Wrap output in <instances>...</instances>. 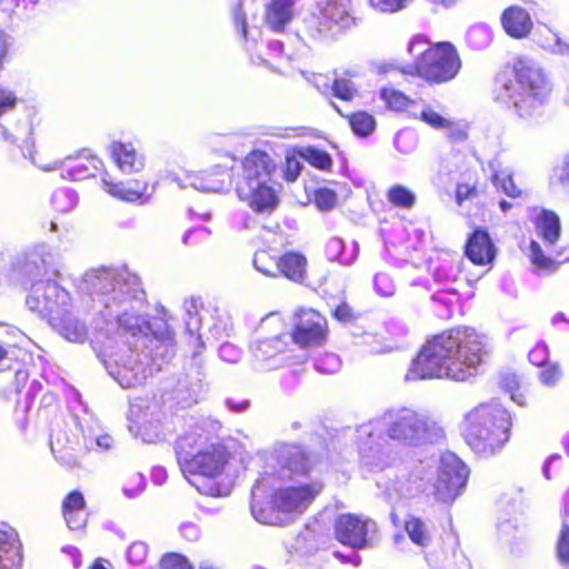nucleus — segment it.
Masks as SVG:
<instances>
[{
  "label": "nucleus",
  "mask_w": 569,
  "mask_h": 569,
  "mask_svg": "<svg viewBox=\"0 0 569 569\" xmlns=\"http://www.w3.org/2000/svg\"><path fill=\"white\" fill-rule=\"evenodd\" d=\"M84 416L79 417L74 415V422L81 430L83 436L84 446L87 449H97L100 451L110 450L113 446V439L107 433L97 435L94 428L89 423L92 417L83 409Z\"/></svg>",
  "instance_id": "26"
},
{
  "label": "nucleus",
  "mask_w": 569,
  "mask_h": 569,
  "mask_svg": "<svg viewBox=\"0 0 569 569\" xmlns=\"http://www.w3.org/2000/svg\"><path fill=\"white\" fill-rule=\"evenodd\" d=\"M380 98L387 103L388 108L392 110L407 111L411 116H418V101L409 99L396 89H381Z\"/></svg>",
  "instance_id": "33"
},
{
  "label": "nucleus",
  "mask_w": 569,
  "mask_h": 569,
  "mask_svg": "<svg viewBox=\"0 0 569 569\" xmlns=\"http://www.w3.org/2000/svg\"><path fill=\"white\" fill-rule=\"evenodd\" d=\"M548 358L549 350L545 342H538L528 353L529 361L537 367L547 365Z\"/></svg>",
  "instance_id": "64"
},
{
  "label": "nucleus",
  "mask_w": 569,
  "mask_h": 569,
  "mask_svg": "<svg viewBox=\"0 0 569 569\" xmlns=\"http://www.w3.org/2000/svg\"><path fill=\"white\" fill-rule=\"evenodd\" d=\"M315 369L325 375H333L340 370V358L335 353H323L313 360Z\"/></svg>",
  "instance_id": "46"
},
{
  "label": "nucleus",
  "mask_w": 569,
  "mask_h": 569,
  "mask_svg": "<svg viewBox=\"0 0 569 569\" xmlns=\"http://www.w3.org/2000/svg\"><path fill=\"white\" fill-rule=\"evenodd\" d=\"M420 486L416 480L402 476L393 480L387 488L389 498H409L415 496L419 491Z\"/></svg>",
  "instance_id": "39"
},
{
  "label": "nucleus",
  "mask_w": 569,
  "mask_h": 569,
  "mask_svg": "<svg viewBox=\"0 0 569 569\" xmlns=\"http://www.w3.org/2000/svg\"><path fill=\"white\" fill-rule=\"evenodd\" d=\"M550 183L569 188V154H565L553 167L550 176Z\"/></svg>",
  "instance_id": "47"
},
{
  "label": "nucleus",
  "mask_w": 569,
  "mask_h": 569,
  "mask_svg": "<svg viewBox=\"0 0 569 569\" xmlns=\"http://www.w3.org/2000/svg\"><path fill=\"white\" fill-rule=\"evenodd\" d=\"M375 290L382 297H391L395 293L396 286L389 274L379 272L373 278Z\"/></svg>",
  "instance_id": "59"
},
{
  "label": "nucleus",
  "mask_w": 569,
  "mask_h": 569,
  "mask_svg": "<svg viewBox=\"0 0 569 569\" xmlns=\"http://www.w3.org/2000/svg\"><path fill=\"white\" fill-rule=\"evenodd\" d=\"M540 46L553 54L569 58V42L562 40L557 33L549 31V34L541 39Z\"/></svg>",
  "instance_id": "45"
},
{
  "label": "nucleus",
  "mask_w": 569,
  "mask_h": 569,
  "mask_svg": "<svg viewBox=\"0 0 569 569\" xmlns=\"http://www.w3.org/2000/svg\"><path fill=\"white\" fill-rule=\"evenodd\" d=\"M510 427L511 416L500 403H481L466 416L465 440L476 455L489 458L509 441Z\"/></svg>",
  "instance_id": "7"
},
{
  "label": "nucleus",
  "mask_w": 569,
  "mask_h": 569,
  "mask_svg": "<svg viewBox=\"0 0 569 569\" xmlns=\"http://www.w3.org/2000/svg\"><path fill=\"white\" fill-rule=\"evenodd\" d=\"M90 296L101 323L97 330L121 345L118 352L103 359L104 367L120 387L136 388L162 370L176 353L169 325L140 313L146 293L137 274L128 268L99 267L88 270L80 283Z\"/></svg>",
  "instance_id": "1"
},
{
  "label": "nucleus",
  "mask_w": 569,
  "mask_h": 569,
  "mask_svg": "<svg viewBox=\"0 0 569 569\" xmlns=\"http://www.w3.org/2000/svg\"><path fill=\"white\" fill-rule=\"evenodd\" d=\"M184 323L188 345L192 351L194 377L188 383V389L192 395H198L202 390L203 372L201 361L198 356L204 348L202 329L207 328L212 337L219 339L223 333L228 335L229 317L214 306H204L201 299L190 298L183 302Z\"/></svg>",
  "instance_id": "8"
},
{
  "label": "nucleus",
  "mask_w": 569,
  "mask_h": 569,
  "mask_svg": "<svg viewBox=\"0 0 569 569\" xmlns=\"http://www.w3.org/2000/svg\"><path fill=\"white\" fill-rule=\"evenodd\" d=\"M387 198L391 204L403 209H410L416 203L415 193L401 184L391 187Z\"/></svg>",
  "instance_id": "41"
},
{
  "label": "nucleus",
  "mask_w": 569,
  "mask_h": 569,
  "mask_svg": "<svg viewBox=\"0 0 569 569\" xmlns=\"http://www.w3.org/2000/svg\"><path fill=\"white\" fill-rule=\"evenodd\" d=\"M557 556L560 565L569 569V527L563 525L557 543Z\"/></svg>",
  "instance_id": "53"
},
{
  "label": "nucleus",
  "mask_w": 569,
  "mask_h": 569,
  "mask_svg": "<svg viewBox=\"0 0 569 569\" xmlns=\"http://www.w3.org/2000/svg\"><path fill=\"white\" fill-rule=\"evenodd\" d=\"M483 340L475 329L457 327L428 339L411 361L405 380L449 378L465 381L478 372Z\"/></svg>",
  "instance_id": "4"
},
{
  "label": "nucleus",
  "mask_w": 569,
  "mask_h": 569,
  "mask_svg": "<svg viewBox=\"0 0 569 569\" xmlns=\"http://www.w3.org/2000/svg\"><path fill=\"white\" fill-rule=\"evenodd\" d=\"M376 529V523L362 520L353 515L338 517L335 525L337 539L353 549H361L368 546V535Z\"/></svg>",
  "instance_id": "17"
},
{
  "label": "nucleus",
  "mask_w": 569,
  "mask_h": 569,
  "mask_svg": "<svg viewBox=\"0 0 569 569\" xmlns=\"http://www.w3.org/2000/svg\"><path fill=\"white\" fill-rule=\"evenodd\" d=\"M501 23L506 32L517 39L528 36L532 28L529 13L520 7H510L501 16Z\"/></svg>",
  "instance_id": "25"
},
{
  "label": "nucleus",
  "mask_w": 569,
  "mask_h": 569,
  "mask_svg": "<svg viewBox=\"0 0 569 569\" xmlns=\"http://www.w3.org/2000/svg\"><path fill=\"white\" fill-rule=\"evenodd\" d=\"M103 167V162L93 156H68L51 163L39 166L42 171L61 170L66 180H83L94 177Z\"/></svg>",
  "instance_id": "15"
},
{
  "label": "nucleus",
  "mask_w": 569,
  "mask_h": 569,
  "mask_svg": "<svg viewBox=\"0 0 569 569\" xmlns=\"http://www.w3.org/2000/svg\"><path fill=\"white\" fill-rule=\"evenodd\" d=\"M456 292L449 291H439L431 296V299L435 303L439 305V308L436 309L438 317L440 318H450L452 315V306H453V296Z\"/></svg>",
  "instance_id": "48"
},
{
  "label": "nucleus",
  "mask_w": 569,
  "mask_h": 569,
  "mask_svg": "<svg viewBox=\"0 0 569 569\" xmlns=\"http://www.w3.org/2000/svg\"><path fill=\"white\" fill-rule=\"evenodd\" d=\"M59 333L69 341L72 342H82L87 338V327L80 321L78 318L73 317L69 309L61 316L60 319H57L56 323H51Z\"/></svg>",
  "instance_id": "31"
},
{
  "label": "nucleus",
  "mask_w": 569,
  "mask_h": 569,
  "mask_svg": "<svg viewBox=\"0 0 569 569\" xmlns=\"http://www.w3.org/2000/svg\"><path fill=\"white\" fill-rule=\"evenodd\" d=\"M184 453L180 458V469L189 483L200 493L211 497H226L230 493L229 483L216 480L221 475L228 461V451L220 442H210V446L200 448L196 455L186 460Z\"/></svg>",
  "instance_id": "10"
},
{
  "label": "nucleus",
  "mask_w": 569,
  "mask_h": 569,
  "mask_svg": "<svg viewBox=\"0 0 569 569\" xmlns=\"http://www.w3.org/2000/svg\"><path fill=\"white\" fill-rule=\"evenodd\" d=\"M307 259L298 252H288L278 259V272L286 278L300 282L306 274Z\"/></svg>",
  "instance_id": "29"
},
{
  "label": "nucleus",
  "mask_w": 569,
  "mask_h": 569,
  "mask_svg": "<svg viewBox=\"0 0 569 569\" xmlns=\"http://www.w3.org/2000/svg\"><path fill=\"white\" fill-rule=\"evenodd\" d=\"M315 203L321 211H329L337 203V194L331 189L321 188L316 191Z\"/></svg>",
  "instance_id": "58"
},
{
  "label": "nucleus",
  "mask_w": 569,
  "mask_h": 569,
  "mask_svg": "<svg viewBox=\"0 0 569 569\" xmlns=\"http://www.w3.org/2000/svg\"><path fill=\"white\" fill-rule=\"evenodd\" d=\"M78 194L69 188L57 189L51 196V203L60 212H69L78 204Z\"/></svg>",
  "instance_id": "40"
},
{
  "label": "nucleus",
  "mask_w": 569,
  "mask_h": 569,
  "mask_svg": "<svg viewBox=\"0 0 569 569\" xmlns=\"http://www.w3.org/2000/svg\"><path fill=\"white\" fill-rule=\"evenodd\" d=\"M101 182L107 193L126 202H137L141 200L148 189V182L146 180H130L127 183L113 182L107 172L103 173Z\"/></svg>",
  "instance_id": "24"
},
{
  "label": "nucleus",
  "mask_w": 569,
  "mask_h": 569,
  "mask_svg": "<svg viewBox=\"0 0 569 569\" xmlns=\"http://www.w3.org/2000/svg\"><path fill=\"white\" fill-rule=\"evenodd\" d=\"M278 259L271 257L267 251H259L253 257V266L256 270L268 277L278 274Z\"/></svg>",
  "instance_id": "42"
},
{
  "label": "nucleus",
  "mask_w": 569,
  "mask_h": 569,
  "mask_svg": "<svg viewBox=\"0 0 569 569\" xmlns=\"http://www.w3.org/2000/svg\"><path fill=\"white\" fill-rule=\"evenodd\" d=\"M501 388L510 395V398L520 406L525 405L523 396L517 395L516 391L519 387V377L513 372H506L500 376Z\"/></svg>",
  "instance_id": "49"
},
{
  "label": "nucleus",
  "mask_w": 569,
  "mask_h": 569,
  "mask_svg": "<svg viewBox=\"0 0 569 569\" xmlns=\"http://www.w3.org/2000/svg\"><path fill=\"white\" fill-rule=\"evenodd\" d=\"M347 118L352 131L357 136L367 137L371 134L376 129V120L373 116L366 111L355 112L350 116H347Z\"/></svg>",
  "instance_id": "38"
},
{
  "label": "nucleus",
  "mask_w": 569,
  "mask_h": 569,
  "mask_svg": "<svg viewBox=\"0 0 569 569\" xmlns=\"http://www.w3.org/2000/svg\"><path fill=\"white\" fill-rule=\"evenodd\" d=\"M70 302V293L52 280L34 281L26 299L27 307L49 323H56L57 319L64 316Z\"/></svg>",
  "instance_id": "12"
},
{
  "label": "nucleus",
  "mask_w": 569,
  "mask_h": 569,
  "mask_svg": "<svg viewBox=\"0 0 569 569\" xmlns=\"http://www.w3.org/2000/svg\"><path fill=\"white\" fill-rule=\"evenodd\" d=\"M27 339L26 335L18 328L8 325H0V345L8 342L7 350L12 346L19 347Z\"/></svg>",
  "instance_id": "50"
},
{
  "label": "nucleus",
  "mask_w": 569,
  "mask_h": 569,
  "mask_svg": "<svg viewBox=\"0 0 569 569\" xmlns=\"http://www.w3.org/2000/svg\"><path fill=\"white\" fill-rule=\"evenodd\" d=\"M289 341V333H278L271 338L257 339L250 350L261 369L272 370L282 366L280 355L286 351Z\"/></svg>",
  "instance_id": "18"
},
{
  "label": "nucleus",
  "mask_w": 569,
  "mask_h": 569,
  "mask_svg": "<svg viewBox=\"0 0 569 569\" xmlns=\"http://www.w3.org/2000/svg\"><path fill=\"white\" fill-rule=\"evenodd\" d=\"M466 256L475 264L485 266L491 263L496 257V247L487 230L477 228L468 238Z\"/></svg>",
  "instance_id": "21"
},
{
  "label": "nucleus",
  "mask_w": 569,
  "mask_h": 569,
  "mask_svg": "<svg viewBox=\"0 0 569 569\" xmlns=\"http://www.w3.org/2000/svg\"><path fill=\"white\" fill-rule=\"evenodd\" d=\"M536 228L548 246L555 244L560 237V219L558 214L551 210H541L536 220Z\"/></svg>",
  "instance_id": "30"
},
{
  "label": "nucleus",
  "mask_w": 569,
  "mask_h": 569,
  "mask_svg": "<svg viewBox=\"0 0 569 569\" xmlns=\"http://www.w3.org/2000/svg\"><path fill=\"white\" fill-rule=\"evenodd\" d=\"M272 459L276 472L264 471L251 489L250 510L260 523L286 526L291 515H301L315 497L321 492L322 483L313 481L300 487L277 488V481L290 479L293 475H305L309 469L306 452L300 446L279 443Z\"/></svg>",
  "instance_id": "2"
},
{
  "label": "nucleus",
  "mask_w": 569,
  "mask_h": 569,
  "mask_svg": "<svg viewBox=\"0 0 569 569\" xmlns=\"http://www.w3.org/2000/svg\"><path fill=\"white\" fill-rule=\"evenodd\" d=\"M410 0H368L370 7L382 13H395L403 10Z\"/></svg>",
  "instance_id": "57"
},
{
  "label": "nucleus",
  "mask_w": 569,
  "mask_h": 569,
  "mask_svg": "<svg viewBox=\"0 0 569 569\" xmlns=\"http://www.w3.org/2000/svg\"><path fill=\"white\" fill-rule=\"evenodd\" d=\"M493 183L497 188L501 189L507 196L517 198L520 196V190L516 187L511 174L507 172H496L492 177Z\"/></svg>",
  "instance_id": "51"
},
{
  "label": "nucleus",
  "mask_w": 569,
  "mask_h": 569,
  "mask_svg": "<svg viewBox=\"0 0 569 569\" xmlns=\"http://www.w3.org/2000/svg\"><path fill=\"white\" fill-rule=\"evenodd\" d=\"M129 430L136 438H140L146 443H153L161 437L159 419H152L149 422L137 421L129 426Z\"/></svg>",
  "instance_id": "35"
},
{
  "label": "nucleus",
  "mask_w": 569,
  "mask_h": 569,
  "mask_svg": "<svg viewBox=\"0 0 569 569\" xmlns=\"http://www.w3.org/2000/svg\"><path fill=\"white\" fill-rule=\"evenodd\" d=\"M492 41V31L485 23L471 26L466 34L467 44L473 50H483L489 47Z\"/></svg>",
  "instance_id": "36"
},
{
  "label": "nucleus",
  "mask_w": 569,
  "mask_h": 569,
  "mask_svg": "<svg viewBox=\"0 0 569 569\" xmlns=\"http://www.w3.org/2000/svg\"><path fill=\"white\" fill-rule=\"evenodd\" d=\"M550 92L551 87L542 68L528 57L516 59L510 76L499 73L495 79V100L530 126L547 119Z\"/></svg>",
  "instance_id": "5"
},
{
  "label": "nucleus",
  "mask_w": 569,
  "mask_h": 569,
  "mask_svg": "<svg viewBox=\"0 0 569 569\" xmlns=\"http://www.w3.org/2000/svg\"><path fill=\"white\" fill-rule=\"evenodd\" d=\"M561 371L558 365H545L539 372V379L546 387H553L559 381Z\"/></svg>",
  "instance_id": "63"
},
{
  "label": "nucleus",
  "mask_w": 569,
  "mask_h": 569,
  "mask_svg": "<svg viewBox=\"0 0 569 569\" xmlns=\"http://www.w3.org/2000/svg\"><path fill=\"white\" fill-rule=\"evenodd\" d=\"M530 260L532 264L540 270L553 271L557 268L555 260L546 256L540 244L536 241H531L530 243Z\"/></svg>",
  "instance_id": "44"
},
{
  "label": "nucleus",
  "mask_w": 569,
  "mask_h": 569,
  "mask_svg": "<svg viewBox=\"0 0 569 569\" xmlns=\"http://www.w3.org/2000/svg\"><path fill=\"white\" fill-rule=\"evenodd\" d=\"M84 507L86 501L83 495L80 491L74 490L63 499L62 512L63 515L68 512H74L76 510L84 509Z\"/></svg>",
  "instance_id": "62"
},
{
  "label": "nucleus",
  "mask_w": 569,
  "mask_h": 569,
  "mask_svg": "<svg viewBox=\"0 0 569 569\" xmlns=\"http://www.w3.org/2000/svg\"><path fill=\"white\" fill-rule=\"evenodd\" d=\"M146 478L141 473H133L122 488V492L127 498H137L146 489Z\"/></svg>",
  "instance_id": "52"
},
{
  "label": "nucleus",
  "mask_w": 569,
  "mask_h": 569,
  "mask_svg": "<svg viewBox=\"0 0 569 569\" xmlns=\"http://www.w3.org/2000/svg\"><path fill=\"white\" fill-rule=\"evenodd\" d=\"M359 247L356 241L347 244L341 238H331L326 244V256L331 261H338L340 264L349 266L358 257Z\"/></svg>",
  "instance_id": "28"
},
{
  "label": "nucleus",
  "mask_w": 569,
  "mask_h": 569,
  "mask_svg": "<svg viewBox=\"0 0 569 569\" xmlns=\"http://www.w3.org/2000/svg\"><path fill=\"white\" fill-rule=\"evenodd\" d=\"M417 111L418 116L415 117L421 119L433 129L441 130L449 126V118L442 114L440 104L431 106L423 101H418Z\"/></svg>",
  "instance_id": "34"
},
{
  "label": "nucleus",
  "mask_w": 569,
  "mask_h": 569,
  "mask_svg": "<svg viewBox=\"0 0 569 569\" xmlns=\"http://www.w3.org/2000/svg\"><path fill=\"white\" fill-rule=\"evenodd\" d=\"M405 529L411 541L420 547L429 545L431 538L428 525L418 517L410 516L405 522Z\"/></svg>",
  "instance_id": "37"
},
{
  "label": "nucleus",
  "mask_w": 569,
  "mask_h": 569,
  "mask_svg": "<svg viewBox=\"0 0 569 569\" xmlns=\"http://www.w3.org/2000/svg\"><path fill=\"white\" fill-rule=\"evenodd\" d=\"M393 144L399 152L409 154L416 148V136L411 131L401 130L396 134Z\"/></svg>",
  "instance_id": "55"
},
{
  "label": "nucleus",
  "mask_w": 569,
  "mask_h": 569,
  "mask_svg": "<svg viewBox=\"0 0 569 569\" xmlns=\"http://www.w3.org/2000/svg\"><path fill=\"white\" fill-rule=\"evenodd\" d=\"M469 469L453 452H445L439 460L438 476L433 485L435 498L443 503L452 502L466 487Z\"/></svg>",
  "instance_id": "13"
},
{
  "label": "nucleus",
  "mask_w": 569,
  "mask_h": 569,
  "mask_svg": "<svg viewBox=\"0 0 569 569\" xmlns=\"http://www.w3.org/2000/svg\"><path fill=\"white\" fill-rule=\"evenodd\" d=\"M356 433L360 463L369 472L381 471L395 460L391 446L385 437L409 447L437 442L443 437L440 427L407 407L385 411L359 426Z\"/></svg>",
  "instance_id": "3"
},
{
  "label": "nucleus",
  "mask_w": 569,
  "mask_h": 569,
  "mask_svg": "<svg viewBox=\"0 0 569 569\" xmlns=\"http://www.w3.org/2000/svg\"><path fill=\"white\" fill-rule=\"evenodd\" d=\"M208 425L214 431L219 427L218 422L202 421L201 423H196L192 426L189 431L184 432L177 439L174 449L179 465L180 458H182L183 453L187 456L184 457L186 460H189L200 448H206L207 446H210V442H214L210 436V432L206 430Z\"/></svg>",
  "instance_id": "19"
},
{
  "label": "nucleus",
  "mask_w": 569,
  "mask_h": 569,
  "mask_svg": "<svg viewBox=\"0 0 569 569\" xmlns=\"http://www.w3.org/2000/svg\"><path fill=\"white\" fill-rule=\"evenodd\" d=\"M274 171L276 163L266 151L253 150L242 161L236 192L256 213L270 214L279 204Z\"/></svg>",
  "instance_id": "6"
},
{
  "label": "nucleus",
  "mask_w": 569,
  "mask_h": 569,
  "mask_svg": "<svg viewBox=\"0 0 569 569\" xmlns=\"http://www.w3.org/2000/svg\"><path fill=\"white\" fill-rule=\"evenodd\" d=\"M293 0H272L266 11V22L276 32L284 29L293 18Z\"/></svg>",
  "instance_id": "27"
},
{
  "label": "nucleus",
  "mask_w": 569,
  "mask_h": 569,
  "mask_svg": "<svg viewBox=\"0 0 569 569\" xmlns=\"http://www.w3.org/2000/svg\"><path fill=\"white\" fill-rule=\"evenodd\" d=\"M181 189L191 187L204 192H227L232 187L231 172L227 167L217 166L210 171L189 173L183 179H172Z\"/></svg>",
  "instance_id": "16"
},
{
  "label": "nucleus",
  "mask_w": 569,
  "mask_h": 569,
  "mask_svg": "<svg viewBox=\"0 0 569 569\" xmlns=\"http://www.w3.org/2000/svg\"><path fill=\"white\" fill-rule=\"evenodd\" d=\"M53 254L51 247L47 243H39L28 250L21 260V270L30 279L48 273L52 266Z\"/></svg>",
  "instance_id": "22"
},
{
  "label": "nucleus",
  "mask_w": 569,
  "mask_h": 569,
  "mask_svg": "<svg viewBox=\"0 0 569 569\" xmlns=\"http://www.w3.org/2000/svg\"><path fill=\"white\" fill-rule=\"evenodd\" d=\"M148 555V546L142 541L131 543L127 550V559L130 563L141 565Z\"/></svg>",
  "instance_id": "61"
},
{
  "label": "nucleus",
  "mask_w": 569,
  "mask_h": 569,
  "mask_svg": "<svg viewBox=\"0 0 569 569\" xmlns=\"http://www.w3.org/2000/svg\"><path fill=\"white\" fill-rule=\"evenodd\" d=\"M21 561V546L17 531L0 522V569H19Z\"/></svg>",
  "instance_id": "23"
},
{
  "label": "nucleus",
  "mask_w": 569,
  "mask_h": 569,
  "mask_svg": "<svg viewBox=\"0 0 569 569\" xmlns=\"http://www.w3.org/2000/svg\"><path fill=\"white\" fill-rule=\"evenodd\" d=\"M303 133H305L303 127L269 126V127H266L262 131V134H264V136L282 138V139L299 137V136H302Z\"/></svg>",
  "instance_id": "54"
},
{
  "label": "nucleus",
  "mask_w": 569,
  "mask_h": 569,
  "mask_svg": "<svg viewBox=\"0 0 569 569\" xmlns=\"http://www.w3.org/2000/svg\"><path fill=\"white\" fill-rule=\"evenodd\" d=\"M327 321L313 309H303L297 315V322L289 340L300 347L319 346L326 339Z\"/></svg>",
  "instance_id": "14"
},
{
  "label": "nucleus",
  "mask_w": 569,
  "mask_h": 569,
  "mask_svg": "<svg viewBox=\"0 0 569 569\" xmlns=\"http://www.w3.org/2000/svg\"><path fill=\"white\" fill-rule=\"evenodd\" d=\"M18 104L17 93L8 86L0 83V119L12 112ZM0 139L3 141L16 144L19 138L9 132L3 123L0 122Z\"/></svg>",
  "instance_id": "32"
},
{
  "label": "nucleus",
  "mask_w": 569,
  "mask_h": 569,
  "mask_svg": "<svg viewBox=\"0 0 569 569\" xmlns=\"http://www.w3.org/2000/svg\"><path fill=\"white\" fill-rule=\"evenodd\" d=\"M356 26L352 0H321L318 12L303 19L302 29L297 33L305 43L335 39Z\"/></svg>",
  "instance_id": "11"
},
{
  "label": "nucleus",
  "mask_w": 569,
  "mask_h": 569,
  "mask_svg": "<svg viewBox=\"0 0 569 569\" xmlns=\"http://www.w3.org/2000/svg\"><path fill=\"white\" fill-rule=\"evenodd\" d=\"M161 569H193L189 560L180 553H168L160 562Z\"/></svg>",
  "instance_id": "60"
},
{
  "label": "nucleus",
  "mask_w": 569,
  "mask_h": 569,
  "mask_svg": "<svg viewBox=\"0 0 569 569\" xmlns=\"http://www.w3.org/2000/svg\"><path fill=\"white\" fill-rule=\"evenodd\" d=\"M333 94L342 100L350 101L357 93L353 83L345 78H337L332 84Z\"/></svg>",
  "instance_id": "56"
},
{
  "label": "nucleus",
  "mask_w": 569,
  "mask_h": 569,
  "mask_svg": "<svg viewBox=\"0 0 569 569\" xmlns=\"http://www.w3.org/2000/svg\"><path fill=\"white\" fill-rule=\"evenodd\" d=\"M110 156L123 174L141 172L146 167V157L132 142L113 141L109 147Z\"/></svg>",
  "instance_id": "20"
},
{
  "label": "nucleus",
  "mask_w": 569,
  "mask_h": 569,
  "mask_svg": "<svg viewBox=\"0 0 569 569\" xmlns=\"http://www.w3.org/2000/svg\"><path fill=\"white\" fill-rule=\"evenodd\" d=\"M302 157L315 168L328 170L332 164L331 157L323 150L308 147L303 150Z\"/></svg>",
  "instance_id": "43"
},
{
  "label": "nucleus",
  "mask_w": 569,
  "mask_h": 569,
  "mask_svg": "<svg viewBox=\"0 0 569 569\" xmlns=\"http://www.w3.org/2000/svg\"><path fill=\"white\" fill-rule=\"evenodd\" d=\"M423 36H416L408 44V52L417 60L413 64L397 67L386 63L381 67L382 72L391 69H399L403 73L418 74L431 82H446L456 77L461 62L457 50L451 43L443 42L429 48Z\"/></svg>",
  "instance_id": "9"
}]
</instances>
